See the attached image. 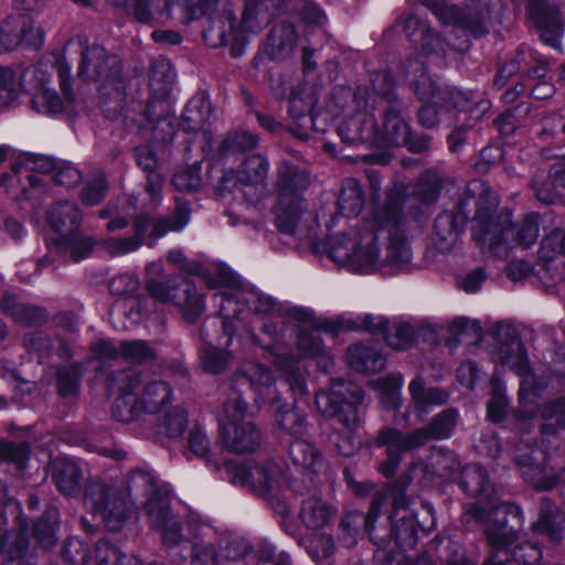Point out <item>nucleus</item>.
I'll return each mask as SVG.
<instances>
[{"instance_id": "23", "label": "nucleus", "mask_w": 565, "mask_h": 565, "mask_svg": "<svg viewBox=\"0 0 565 565\" xmlns=\"http://www.w3.org/2000/svg\"><path fill=\"white\" fill-rule=\"evenodd\" d=\"M249 385L255 394V403L258 405L268 404L274 406L281 402V393L277 386L271 370L260 363H248L243 367L242 373L235 380V387Z\"/></svg>"}, {"instance_id": "11", "label": "nucleus", "mask_w": 565, "mask_h": 565, "mask_svg": "<svg viewBox=\"0 0 565 565\" xmlns=\"http://www.w3.org/2000/svg\"><path fill=\"white\" fill-rule=\"evenodd\" d=\"M475 218L476 238L488 244L492 249L501 245L507 247L520 245L527 248L539 237L540 225L535 214L526 215L518 225H514L510 213H501L493 217L489 211L478 206Z\"/></svg>"}, {"instance_id": "31", "label": "nucleus", "mask_w": 565, "mask_h": 565, "mask_svg": "<svg viewBox=\"0 0 565 565\" xmlns=\"http://www.w3.org/2000/svg\"><path fill=\"white\" fill-rule=\"evenodd\" d=\"M296 26L288 21L274 25L267 36L266 52L271 60H281L290 56L298 43Z\"/></svg>"}, {"instance_id": "34", "label": "nucleus", "mask_w": 565, "mask_h": 565, "mask_svg": "<svg viewBox=\"0 0 565 565\" xmlns=\"http://www.w3.org/2000/svg\"><path fill=\"white\" fill-rule=\"evenodd\" d=\"M0 310L10 316L15 322L23 326H39L47 320V312L43 307L23 303L9 294L3 295Z\"/></svg>"}, {"instance_id": "33", "label": "nucleus", "mask_w": 565, "mask_h": 565, "mask_svg": "<svg viewBox=\"0 0 565 565\" xmlns=\"http://www.w3.org/2000/svg\"><path fill=\"white\" fill-rule=\"evenodd\" d=\"M140 288L139 279L130 274H121L114 277L109 282V291L115 296L125 297L124 300H118L111 311V317H118L126 312V309H130L131 320H136L139 317V310H135V301L130 298L134 297Z\"/></svg>"}, {"instance_id": "43", "label": "nucleus", "mask_w": 565, "mask_h": 565, "mask_svg": "<svg viewBox=\"0 0 565 565\" xmlns=\"http://www.w3.org/2000/svg\"><path fill=\"white\" fill-rule=\"evenodd\" d=\"M439 104H445L448 107H454L459 110L467 111L470 119L475 120L482 118L491 107V104L488 99H477L470 94L454 88L445 89L444 96L441 97Z\"/></svg>"}, {"instance_id": "21", "label": "nucleus", "mask_w": 565, "mask_h": 565, "mask_svg": "<svg viewBox=\"0 0 565 565\" xmlns=\"http://www.w3.org/2000/svg\"><path fill=\"white\" fill-rule=\"evenodd\" d=\"M43 42V32L29 15L10 14L0 22V54L21 46L39 50Z\"/></svg>"}, {"instance_id": "3", "label": "nucleus", "mask_w": 565, "mask_h": 565, "mask_svg": "<svg viewBox=\"0 0 565 565\" xmlns=\"http://www.w3.org/2000/svg\"><path fill=\"white\" fill-rule=\"evenodd\" d=\"M284 7L282 0H244L241 19L230 9L213 18L203 38L212 47L232 44V55L241 54V46L249 34L265 29Z\"/></svg>"}, {"instance_id": "20", "label": "nucleus", "mask_w": 565, "mask_h": 565, "mask_svg": "<svg viewBox=\"0 0 565 565\" xmlns=\"http://www.w3.org/2000/svg\"><path fill=\"white\" fill-rule=\"evenodd\" d=\"M146 288L157 301L178 307L188 322H195L204 311V298L190 281H184L182 286H179L170 279L162 281L151 278L147 281Z\"/></svg>"}, {"instance_id": "49", "label": "nucleus", "mask_w": 565, "mask_h": 565, "mask_svg": "<svg viewBox=\"0 0 565 565\" xmlns=\"http://www.w3.org/2000/svg\"><path fill=\"white\" fill-rule=\"evenodd\" d=\"M297 351L302 359H317L318 366L323 371H327L332 364L321 337L316 332L300 330L297 339Z\"/></svg>"}, {"instance_id": "13", "label": "nucleus", "mask_w": 565, "mask_h": 565, "mask_svg": "<svg viewBox=\"0 0 565 565\" xmlns=\"http://www.w3.org/2000/svg\"><path fill=\"white\" fill-rule=\"evenodd\" d=\"M248 405L242 392L231 387L218 417L220 439L232 452H252L260 445V433L246 419Z\"/></svg>"}, {"instance_id": "26", "label": "nucleus", "mask_w": 565, "mask_h": 565, "mask_svg": "<svg viewBox=\"0 0 565 565\" xmlns=\"http://www.w3.org/2000/svg\"><path fill=\"white\" fill-rule=\"evenodd\" d=\"M435 477V471L422 459L412 461L391 484L393 497V510H405L408 504L406 490L417 482L422 487H428Z\"/></svg>"}, {"instance_id": "10", "label": "nucleus", "mask_w": 565, "mask_h": 565, "mask_svg": "<svg viewBox=\"0 0 565 565\" xmlns=\"http://www.w3.org/2000/svg\"><path fill=\"white\" fill-rule=\"evenodd\" d=\"M175 78V73L164 58H159L151 65L149 75L150 88L159 96L139 105L140 117L132 118L139 127L152 126L156 137L163 142L172 141L175 135L177 119L172 115L168 100L163 97L169 94Z\"/></svg>"}, {"instance_id": "48", "label": "nucleus", "mask_w": 565, "mask_h": 565, "mask_svg": "<svg viewBox=\"0 0 565 565\" xmlns=\"http://www.w3.org/2000/svg\"><path fill=\"white\" fill-rule=\"evenodd\" d=\"M274 417L277 426L287 434L302 435L307 431V415L306 413L294 404H275L273 407Z\"/></svg>"}, {"instance_id": "55", "label": "nucleus", "mask_w": 565, "mask_h": 565, "mask_svg": "<svg viewBox=\"0 0 565 565\" xmlns=\"http://www.w3.org/2000/svg\"><path fill=\"white\" fill-rule=\"evenodd\" d=\"M404 384V377L401 373H388L374 383V387L380 394V398L385 408L394 409L401 405V390Z\"/></svg>"}, {"instance_id": "44", "label": "nucleus", "mask_w": 565, "mask_h": 565, "mask_svg": "<svg viewBox=\"0 0 565 565\" xmlns=\"http://www.w3.org/2000/svg\"><path fill=\"white\" fill-rule=\"evenodd\" d=\"M220 559L227 565H255V556L247 540L227 535L220 540Z\"/></svg>"}, {"instance_id": "39", "label": "nucleus", "mask_w": 565, "mask_h": 565, "mask_svg": "<svg viewBox=\"0 0 565 565\" xmlns=\"http://www.w3.org/2000/svg\"><path fill=\"white\" fill-rule=\"evenodd\" d=\"M52 480L61 493L74 495L78 493L83 475L75 461L56 458L52 461Z\"/></svg>"}, {"instance_id": "18", "label": "nucleus", "mask_w": 565, "mask_h": 565, "mask_svg": "<svg viewBox=\"0 0 565 565\" xmlns=\"http://www.w3.org/2000/svg\"><path fill=\"white\" fill-rule=\"evenodd\" d=\"M364 393L358 385L342 379H332L330 392L316 393V406L324 416L335 418L350 431L360 425L359 406Z\"/></svg>"}, {"instance_id": "40", "label": "nucleus", "mask_w": 565, "mask_h": 565, "mask_svg": "<svg viewBox=\"0 0 565 565\" xmlns=\"http://www.w3.org/2000/svg\"><path fill=\"white\" fill-rule=\"evenodd\" d=\"M536 415L543 422L541 433L555 436L565 429V395L537 405Z\"/></svg>"}, {"instance_id": "58", "label": "nucleus", "mask_w": 565, "mask_h": 565, "mask_svg": "<svg viewBox=\"0 0 565 565\" xmlns=\"http://www.w3.org/2000/svg\"><path fill=\"white\" fill-rule=\"evenodd\" d=\"M317 102L318 98L312 92L296 88L290 94L288 113L290 117L296 120L303 119L308 116L309 122L313 126L312 108Z\"/></svg>"}, {"instance_id": "64", "label": "nucleus", "mask_w": 565, "mask_h": 565, "mask_svg": "<svg viewBox=\"0 0 565 565\" xmlns=\"http://www.w3.org/2000/svg\"><path fill=\"white\" fill-rule=\"evenodd\" d=\"M539 255L544 262L553 260L558 255H565V230L556 228L547 234L542 239Z\"/></svg>"}, {"instance_id": "29", "label": "nucleus", "mask_w": 565, "mask_h": 565, "mask_svg": "<svg viewBox=\"0 0 565 565\" xmlns=\"http://www.w3.org/2000/svg\"><path fill=\"white\" fill-rule=\"evenodd\" d=\"M532 188L540 201L547 204L554 203L564 195L565 167L563 164H554L548 173L536 171L532 179Z\"/></svg>"}, {"instance_id": "46", "label": "nucleus", "mask_w": 565, "mask_h": 565, "mask_svg": "<svg viewBox=\"0 0 565 565\" xmlns=\"http://www.w3.org/2000/svg\"><path fill=\"white\" fill-rule=\"evenodd\" d=\"M408 391L415 409L422 413L431 406L444 405L449 399L447 391L440 387H426L420 376L409 383Z\"/></svg>"}, {"instance_id": "15", "label": "nucleus", "mask_w": 565, "mask_h": 565, "mask_svg": "<svg viewBox=\"0 0 565 565\" xmlns=\"http://www.w3.org/2000/svg\"><path fill=\"white\" fill-rule=\"evenodd\" d=\"M277 185L276 225L280 232L291 234L306 213L300 194L309 185V175L297 166L282 163L278 170Z\"/></svg>"}, {"instance_id": "24", "label": "nucleus", "mask_w": 565, "mask_h": 565, "mask_svg": "<svg viewBox=\"0 0 565 565\" xmlns=\"http://www.w3.org/2000/svg\"><path fill=\"white\" fill-rule=\"evenodd\" d=\"M385 501V494L377 492L373 495L367 514L353 511L347 513L339 525V541L345 547H352L362 536V530L373 537L374 522Z\"/></svg>"}, {"instance_id": "42", "label": "nucleus", "mask_w": 565, "mask_h": 565, "mask_svg": "<svg viewBox=\"0 0 565 565\" xmlns=\"http://www.w3.org/2000/svg\"><path fill=\"white\" fill-rule=\"evenodd\" d=\"M460 487L471 497H483L490 503L492 499V483L487 471L478 463L467 465L460 476Z\"/></svg>"}, {"instance_id": "35", "label": "nucleus", "mask_w": 565, "mask_h": 565, "mask_svg": "<svg viewBox=\"0 0 565 565\" xmlns=\"http://www.w3.org/2000/svg\"><path fill=\"white\" fill-rule=\"evenodd\" d=\"M128 498L132 504L140 499H145V504L150 500L166 499L162 497L160 489L157 486L156 477L145 470L136 469L128 476L126 487H124ZM146 508V505H143Z\"/></svg>"}, {"instance_id": "47", "label": "nucleus", "mask_w": 565, "mask_h": 565, "mask_svg": "<svg viewBox=\"0 0 565 565\" xmlns=\"http://www.w3.org/2000/svg\"><path fill=\"white\" fill-rule=\"evenodd\" d=\"M30 77L24 78L10 66L0 65V107H8L18 99L23 89L32 87Z\"/></svg>"}, {"instance_id": "45", "label": "nucleus", "mask_w": 565, "mask_h": 565, "mask_svg": "<svg viewBox=\"0 0 565 565\" xmlns=\"http://www.w3.org/2000/svg\"><path fill=\"white\" fill-rule=\"evenodd\" d=\"M347 358L350 366L359 372L375 373L386 365V359L381 352L364 344L350 347Z\"/></svg>"}, {"instance_id": "16", "label": "nucleus", "mask_w": 565, "mask_h": 565, "mask_svg": "<svg viewBox=\"0 0 565 565\" xmlns=\"http://www.w3.org/2000/svg\"><path fill=\"white\" fill-rule=\"evenodd\" d=\"M189 220L190 210L188 205L177 202L170 216L161 217L156 222H152L146 214L137 215L132 221L134 235L111 237L105 241L104 246L110 256H122L140 248L150 228V236L160 238L169 232L182 230L189 223Z\"/></svg>"}, {"instance_id": "9", "label": "nucleus", "mask_w": 565, "mask_h": 565, "mask_svg": "<svg viewBox=\"0 0 565 565\" xmlns=\"http://www.w3.org/2000/svg\"><path fill=\"white\" fill-rule=\"evenodd\" d=\"M78 76L86 82H99L104 111L117 116L124 111L126 83L121 76V62L103 46L94 44L82 52Z\"/></svg>"}, {"instance_id": "2", "label": "nucleus", "mask_w": 565, "mask_h": 565, "mask_svg": "<svg viewBox=\"0 0 565 565\" xmlns=\"http://www.w3.org/2000/svg\"><path fill=\"white\" fill-rule=\"evenodd\" d=\"M141 373L129 369L111 374L109 385L120 395L116 398L111 414L121 423H131L145 413L148 415H160L173 404L174 392L170 383L161 380H153L141 385Z\"/></svg>"}, {"instance_id": "62", "label": "nucleus", "mask_w": 565, "mask_h": 565, "mask_svg": "<svg viewBox=\"0 0 565 565\" xmlns=\"http://www.w3.org/2000/svg\"><path fill=\"white\" fill-rule=\"evenodd\" d=\"M58 521V511L54 507L45 510L43 515L33 526V535L43 545H52L55 542V530Z\"/></svg>"}, {"instance_id": "30", "label": "nucleus", "mask_w": 565, "mask_h": 565, "mask_svg": "<svg viewBox=\"0 0 565 565\" xmlns=\"http://www.w3.org/2000/svg\"><path fill=\"white\" fill-rule=\"evenodd\" d=\"M268 170L269 163L267 159L256 153L247 156L236 171V178L242 184L253 186L256 190L257 199L255 203L266 192Z\"/></svg>"}, {"instance_id": "36", "label": "nucleus", "mask_w": 565, "mask_h": 565, "mask_svg": "<svg viewBox=\"0 0 565 565\" xmlns=\"http://www.w3.org/2000/svg\"><path fill=\"white\" fill-rule=\"evenodd\" d=\"M46 218L56 232H72L79 228L83 214L76 202L60 200L50 206Z\"/></svg>"}, {"instance_id": "37", "label": "nucleus", "mask_w": 565, "mask_h": 565, "mask_svg": "<svg viewBox=\"0 0 565 565\" xmlns=\"http://www.w3.org/2000/svg\"><path fill=\"white\" fill-rule=\"evenodd\" d=\"M212 114L209 97L205 94L194 95L185 105L180 119V127L184 132H198L206 126Z\"/></svg>"}, {"instance_id": "61", "label": "nucleus", "mask_w": 565, "mask_h": 565, "mask_svg": "<svg viewBox=\"0 0 565 565\" xmlns=\"http://www.w3.org/2000/svg\"><path fill=\"white\" fill-rule=\"evenodd\" d=\"M121 358L130 363L146 364L157 358L154 348L145 340L121 341Z\"/></svg>"}, {"instance_id": "32", "label": "nucleus", "mask_w": 565, "mask_h": 565, "mask_svg": "<svg viewBox=\"0 0 565 565\" xmlns=\"http://www.w3.org/2000/svg\"><path fill=\"white\" fill-rule=\"evenodd\" d=\"M337 509L320 497L311 495L302 500L299 518L308 530H320L329 525Z\"/></svg>"}, {"instance_id": "57", "label": "nucleus", "mask_w": 565, "mask_h": 565, "mask_svg": "<svg viewBox=\"0 0 565 565\" xmlns=\"http://www.w3.org/2000/svg\"><path fill=\"white\" fill-rule=\"evenodd\" d=\"M96 565H139V558L125 554L118 546L100 540L95 546Z\"/></svg>"}, {"instance_id": "59", "label": "nucleus", "mask_w": 565, "mask_h": 565, "mask_svg": "<svg viewBox=\"0 0 565 565\" xmlns=\"http://www.w3.org/2000/svg\"><path fill=\"white\" fill-rule=\"evenodd\" d=\"M19 162L31 188H36L41 183L40 178L33 174L34 172L50 173L54 172L56 168L55 161L46 156L28 154Z\"/></svg>"}, {"instance_id": "54", "label": "nucleus", "mask_w": 565, "mask_h": 565, "mask_svg": "<svg viewBox=\"0 0 565 565\" xmlns=\"http://www.w3.org/2000/svg\"><path fill=\"white\" fill-rule=\"evenodd\" d=\"M86 371L82 362L71 365H60L56 369V388L62 397L75 396L81 388V382Z\"/></svg>"}, {"instance_id": "12", "label": "nucleus", "mask_w": 565, "mask_h": 565, "mask_svg": "<svg viewBox=\"0 0 565 565\" xmlns=\"http://www.w3.org/2000/svg\"><path fill=\"white\" fill-rule=\"evenodd\" d=\"M227 473L231 482L236 486L266 497L275 511L285 515L289 513V507L280 497L290 486L282 470L273 461L253 462L230 466Z\"/></svg>"}, {"instance_id": "17", "label": "nucleus", "mask_w": 565, "mask_h": 565, "mask_svg": "<svg viewBox=\"0 0 565 565\" xmlns=\"http://www.w3.org/2000/svg\"><path fill=\"white\" fill-rule=\"evenodd\" d=\"M494 332L500 342L497 351V361L522 377L519 390L521 404L526 405L527 403H533V398L539 396L543 388L535 383V379L531 372V364L521 339L515 329L508 323H498Z\"/></svg>"}, {"instance_id": "1", "label": "nucleus", "mask_w": 565, "mask_h": 565, "mask_svg": "<svg viewBox=\"0 0 565 565\" xmlns=\"http://www.w3.org/2000/svg\"><path fill=\"white\" fill-rule=\"evenodd\" d=\"M401 193L388 194L383 206L376 209L363 230L332 235L329 238L330 258L352 271L373 273L381 269L382 250L379 246V232H398L406 222L402 207Z\"/></svg>"}, {"instance_id": "27", "label": "nucleus", "mask_w": 565, "mask_h": 565, "mask_svg": "<svg viewBox=\"0 0 565 565\" xmlns=\"http://www.w3.org/2000/svg\"><path fill=\"white\" fill-rule=\"evenodd\" d=\"M447 0H426V7L444 24L459 25L467 29L473 36L479 38L486 33L483 19L476 10H462L456 6H448Z\"/></svg>"}, {"instance_id": "41", "label": "nucleus", "mask_w": 565, "mask_h": 565, "mask_svg": "<svg viewBox=\"0 0 565 565\" xmlns=\"http://www.w3.org/2000/svg\"><path fill=\"white\" fill-rule=\"evenodd\" d=\"M289 459L296 468L309 473H317L323 466L321 451L305 439H296L290 444Z\"/></svg>"}, {"instance_id": "22", "label": "nucleus", "mask_w": 565, "mask_h": 565, "mask_svg": "<svg viewBox=\"0 0 565 565\" xmlns=\"http://www.w3.org/2000/svg\"><path fill=\"white\" fill-rule=\"evenodd\" d=\"M516 465L525 482L537 490H550L559 481V476L548 471L547 455L544 450L531 446L519 447Z\"/></svg>"}, {"instance_id": "28", "label": "nucleus", "mask_w": 565, "mask_h": 565, "mask_svg": "<svg viewBox=\"0 0 565 565\" xmlns=\"http://www.w3.org/2000/svg\"><path fill=\"white\" fill-rule=\"evenodd\" d=\"M146 512L153 527L160 530L166 545L173 546L181 542V521L171 513L167 499L150 500L146 504Z\"/></svg>"}, {"instance_id": "53", "label": "nucleus", "mask_w": 565, "mask_h": 565, "mask_svg": "<svg viewBox=\"0 0 565 565\" xmlns=\"http://www.w3.org/2000/svg\"><path fill=\"white\" fill-rule=\"evenodd\" d=\"M364 206V194L362 186L355 179H347L338 198L339 212L347 216H356Z\"/></svg>"}, {"instance_id": "56", "label": "nucleus", "mask_w": 565, "mask_h": 565, "mask_svg": "<svg viewBox=\"0 0 565 565\" xmlns=\"http://www.w3.org/2000/svg\"><path fill=\"white\" fill-rule=\"evenodd\" d=\"M412 259L407 244L399 238L391 237L385 256L382 255L381 269L386 274L405 268Z\"/></svg>"}, {"instance_id": "25", "label": "nucleus", "mask_w": 565, "mask_h": 565, "mask_svg": "<svg viewBox=\"0 0 565 565\" xmlns=\"http://www.w3.org/2000/svg\"><path fill=\"white\" fill-rule=\"evenodd\" d=\"M468 201L469 199L460 200L456 212H443L435 218L431 239L440 252H449L457 243L469 217Z\"/></svg>"}, {"instance_id": "38", "label": "nucleus", "mask_w": 565, "mask_h": 565, "mask_svg": "<svg viewBox=\"0 0 565 565\" xmlns=\"http://www.w3.org/2000/svg\"><path fill=\"white\" fill-rule=\"evenodd\" d=\"M0 552L2 565H35L34 557L29 551V543L22 533L0 532Z\"/></svg>"}, {"instance_id": "51", "label": "nucleus", "mask_w": 565, "mask_h": 565, "mask_svg": "<svg viewBox=\"0 0 565 565\" xmlns=\"http://www.w3.org/2000/svg\"><path fill=\"white\" fill-rule=\"evenodd\" d=\"M533 530L546 535L554 543H561L565 535V513L552 507L542 509Z\"/></svg>"}, {"instance_id": "5", "label": "nucleus", "mask_w": 565, "mask_h": 565, "mask_svg": "<svg viewBox=\"0 0 565 565\" xmlns=\"http://www.w3.org/2000/svg\"><path fill=\"white\" fill-rule=\"evenodd\" d=\"M24 78L32 82V106L38 113L60 114L75 100L71 84V65L61 53L26 67Z\"/></svg>"}, {"instance_id": "7", "label": "nucleus", "mask_w": 565, "mask_h": 565, "mask_svg": "<svg viewBox=\"0 0 565 565\" xmlns=\"http://www.w3.org/2000/svg\"><path fill=\"white\" fill-rule=\"evenodd\" d=\"M377 108L382 109L383 122L379 128V142L375 146L407 147L412 152H423L430 148V137L413 136L403 113L404 106L391 84V76L379 73L373 78Z\"/></svg>"}, {"instance_id": "4", "label": "nucleus", "mask_w": 565, "mask_h": 565, "mask_svg": "<svg viewBox=\"0 0 565 565\" xmlns=\"http://www.w3.org/2000/svg\"><path fill=\"white\" fill-rule=\"evenodd\" d=\"M458 412L447 408L435 415L426 427L405 433L395 427H384L374 440L376 447H384L386 458L379 463V472L390 479L395 476L403 454L424 447L429 440L445 439L457 425Z\"/></svg>"}, {"instance_id": "14", "label": "nucleus", "mask_w": 565, "mask_h": 565, "mask_svg": "<svg viewBox=\"0 0 565 565\" xmlns=\"http://www.w3.org/2000/svg\"><path fill=\"white\" fill-rule=\"evenodd\" d=\"M84 503L94 514L102 518L105 526L117 532L135 513L131 500L124 486L98 478L89 479L84 488Z\"/></svg>"}, {"instance_id": "8", "label": "nucleus", "mask_w": 565, "mask_h": 565, "mask_svg": "<svg viewBox=\"0 0 565 565\" xmlns=\"http://www.w3.org/2000/svg\"><path fill=\"white\" fill-rule=\"evenodd\" d=\"M468 513L484 526L491 547L483 565H507L510 561V546L518 540L524 522L522 510L511 502H500L494 503L489 511L472 504Z\"/></svg>"}, {"instance_id": "50", "label": "nucleus", "mask_w": 565, "mask_h": 565, "mask_svg": "<svg viewBox=\"0 0 565 565\" xmlns=\"http://www.w3.org/2000/svg\"><path fill=\"white\" fill-rule=\"evenodd\" d=\"M188 426V412L181 405H171L160 415H156L158 434L167 438H179Z\"/></svg>"}, {"instance_id": "6", "label": "nucleus", "mask_w": 565, "mask_h": 565, "mask_svg": "<svg viewBox=\"0 0 565 565\" xmlns=\"http://www.w3.org/2000/svg\"><path fill=\"white\" fill-rule=\"evenodd\" d=\"M333 104L341 108L343 120L338 128V134L343 142L349 145L379 142V127L373 110L377 109V99L374 95V86L358 87L354 92L350 88H339L333 94Z\"/></svg>"}, {"instance_id": "19", "label": "nucleus", "mask_w": 565, "mask_h": 565, "mask_svg": "<svg viewBox=\"0 0 565 565\" xmlns=\"http://www.w3.org/2000/svg\"><path fill=\"white\" fill-rule=\"evenodd\" d=\"M274 317H267L262 324V332L267 340H260L257 335H253V342L270 352L274 360L273 363L280 372L282 382L289 386L291 394L297 398L308 395L306 375L299 361L286 352L281 341V332L278 329V322Z\"/></svg>"}, {"instance_id": "60", "label": "nucleus", "mask_w": 565, "mask_h": 565, "mask_svg": "<svg viewBox=\"0 0 565 565\" xmlns=\"http://www.w3.org/2000/svg\"><path fill=\"white\" fill-rule=\"evenodd\" d=\"M391 536L402 550L413 548L417 543V529L412 515H403L397 519L391 531Z\"/></svg>"}, {"instance_id": "52", "label": "nucleus", "mask_w": 565, "mask_h": 565, "mask_svg": "<svg viewBox=\"0 0 565 565\" xmlns=\"http://www.w3.org/2000/svg\"><path fill=\"white\" fill-rule=\"evenodd\" d=\"M94 241L89 236H85L78 230L68 232L56 242L58 252L68 255L74 262H79L88 257L94 248Z\"/></svg>"}, {"instance_id": "63", "label": "nucleus", "mask_w": 565, "mask_h": 565, "mask_svg": "<svg viewBox=\"0 0 565 565\" xmlns=\"http://www.w3.org/2000/svg\"><path fill=\"white\" fill-rule=\"evenodd\" d=\"M437 556L447 565H476L466 557L463 547L449 539H441L438 542Z\"/></svg>"}]
</instances>
